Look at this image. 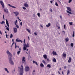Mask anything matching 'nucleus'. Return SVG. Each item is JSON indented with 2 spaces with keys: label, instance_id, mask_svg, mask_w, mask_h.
<instances>
[{
  "label": "nucleus",
  "instance_id": "nucleus-1",
  "mask_svg": "<svg viewBox=\"0 0 75 75\" xmlns=\"http://www.w3.org/2000/svg\"><path fill=\"white\" fill-rule=\"evenodd\" d=\"M6 53L8 54V59H9V62L12 65H13L14 64V62L13 61V59L11 58L12 57V54L9 52V51L7 50L6 51Z\"/></svg>",
  "mask_w": 75,
  "mask_h": 75
},
{
  "label": "nucleus",
  "instance_id": "nucleus-2",
  "mask_svg": "<svg viewBox=\"0 0 75 75\" xmlns=\"http://www.w3.org/2000/svg\"><path fill=\"white\" fill-rule=\"evenodd\" d=\"M23 74H24V68L23 66L21 65V67L20 75H23Z\"/></svg>",
  "mask_w": 75,
  "mask_h": 75
},
{
  "label": "nucleus",
  "instance_id": "nucleus-3",
  "mask_svg": "<svg viewBox=\"0 0 75 75\" xmlns=\"http://www.w3.org/2000/svg\"><path fill=\"white\" fill-rule=\"evenodd\" d=\"M24 70L25 72H28L30 71V67L28 66H26Z\"/></svg>",
  "mask_w": 75,
  "mask_h": 75
},
{
  "label": "nucleus",
  "instance_id": "nucleus-4",
  "mask_svg": "<svg viewBox=\"0 0 75 75\" xmlns=\"http://www.w3.org/2000/svg\"><path fill=\"white\" fill-rule=\"evenodd\" d=\"M25 62V57H23L22 60V64H24Z\"/></svg>",
  "mask_w": 75,
  "mask_h": 75
},
{
  "label": "nucleus",
  "instance_id": "nucleus-5",
  "mask_svg": "<svg viewBox=\"0 0 75 75\" xmlns=\"http://www.w3.org/2000/svg\"><path fill=\"white\" fill-rule=\"evenodd\" d=\"M0 3L2 6L3 8H4V4L3 2L1 1H0Z\"/></svg>",
  "mask_w": 75,
  "mask_h": 75
},
{
  "label": "nucleus",
  "instance_id": "nucleus-6",
  "mask_svg": "<svg viewBox=\"0 0 75 75\" xmlns=\"http://www.w3.org/2000/svg\"><path fill=\"white\" fill-rule=\"evenodd\" d=\"M13 32L14 33H17V29L16 28H13Z\"/></svg>",
  "mask_w": 75,
  "mask_h": 75
},
{
  "label": "nucleus",
  "instance_id": "nucleus-7",
  "mask_svg": "<svg viewBox=\"0 0 75 75\" xmlns=\"http://www.w3.org/2000/svg\"><path fill=\"white\" fill-rule=\"evenodd\" d=\"M13 13H14L15 14V16L17 17L18 14H19V12H13Z\"/></svg>",
  "mask_w": 75,
  "mask_h": 75
},
{
  "label": "nucleus",
  "instance_id": "nucleus-8",
  "mask_svg": "<svg viewBox=\"0 0 75 75\" xmlns=\"http://www.w3.org/2000/svg\"><path fill=\"white\" fill-rule=\"evenodd\" d=\"M8 6H9V7H12V8H16V7L14 6L11 5L10 4H8Z\"/></svg>",
  "mask_w": 75,
  "mask_h": 75
},
{
  "label": "nucleus",
  "instance_id": "nucleus-9",
  "mask_svg": "<svg viewBox=\"0 0 75 75\" xmlns=\"http://www.w3.org/2000/svg\"><path fill=\"white\" fill-rule=\"evenodd\" d=\"M6 25H7L8 27H9V24L8 23V21H7V19H6Z\"/></svg>",
  "mask_w": 75,
  "mask_h": 75
},
{
  "label": "nucleus",
  "instance_id": "nucleus-10",
  "mask_svg": "<svg viewBox=\"0 0 75 75\" xmlns=\"http://www.w3.org/2000/svg\"><path fill=\"white\" fill-rule=\"evenodd\" d=\"M16 42H21V43H22L23 42V41H22L21 40H18V39H16Z\"/></svg>",
  "mask_w": 75,
  "mask_h": 75
},
{
  "label": "nucleus",
  "instance_id": "nucleus-11",
  "mask_svg": "<svg viewBox=\"0 0 75 75\" xmlns=\"http://www.w3.org/2000/svg\"><path fill=\"white\" fill-rule=\"evenodd\" d=\"M24 7H28V4L25 3L24 4Z\"/></svg>",
  "mask_w": 75,
  "mask_h": 75
},
{
  "label": "nucleus",
  "instance_id": "nucleus-12",
  "mask_svg": "<svg viewBox=\"0 0 75 75\" xmlns=\"http://www.w3.org/2000/svg\"><path fill=\"white\" fill-rule=\"evenodd\" d=\"M67 9L68 10H69V11H71V9L70 7H67Z\"/></svg>",
  "mask_w": 75,
  "mask_h": 75
},
{
  "label": "nucleus",
  "instance_id": "nucleus-13",
  "mask_svg": "<svg viewBox=\"0 0 75 75\" xmlns=\"http://www.w3.org/2000/svg\"><path fill=\"white\" fill-rule=\"evenodd\" d=\"M68 62H69V63H70V62H71V57H69V59L68 60Z\"/></svg>",
  "mask_w": 75,
  "mask_h": 75
},
{
  "label": "nucleus",
  "instance_id": "nucleus-14",
  "mask_svg": "<svg viewBox=\"0 0 75 75\" xmlns=\"http://www.w3.org/2000/svg\"><path fill=\"white\" fill-rule=\"evenodd\" d=\"M53 54L54 55H57V53L55 52H54V51H53L52 52Z\"/></svg>",
  "mask_w": 75,
  "mask_h": 75
},
{
  "label": "nucleus",
  "instance_id": "nucleus-15",
  "mask_svg": "<svg viewBox=\"0 0 75 75\" xmlns=\"http://www.w3.org/2000/svg\"><path fill=\"white\" fill-rule=\"evenodd\" d=\"M4 12H6V13H8V9H6H6H4Z\"/></svg>",
  "mask_w": 75,
  "mask_h": 75
},
{
  "label": "nucleus",
  "instance_id": "nucleus-16",
  "mask_svg": "<svg viewBox=\"0 0 75 75\" xmlns=\"http://www.w3.org/2000/svg\"><path fill=\"white\" fill-rule=\"evenodd\" d=\"M43 57L45 59H47V56L46 54L44 55Z\"/></svg>",
  "mask_w": 75,
  "mask_h": 75
},
{
  "label": "nucleus",
  "instance_id": "nucleus-17",
  "mask_svg": "<svg viewBox=\"0 0 75 75\" xmlns=\"http://www.w3.org/2000/svg\"><path fill=\"white\" fill-rule=\"evenodd\" d=\"M4 70L7 72V73H9V71H8V69L7 68H5Z\"/></svg>",
  "mask_w": 75,
  "mask_h": 75
},
{
  "label": "nucleus",
  "instance_id": "nucleus-18",
  "mask_svg": "<svg viewBox=\"0 0 75 75\" xmlns=\"http://www.w3.org/2000/svg\"><path fill=\"white\" fill-rule=\"evenodd\" d=\"M63 56L64 57H67V54L65 53H63Z\"/></svg>",
  "mask_w": 75,
  "mask_h": 75
},
{
  "label": "nucleus",
  "instance_id": "nucleus-19",
  "mask_svg": "<svg viewBox=\"0 0 75 75\" xmlns=\"http://www.w3.org/2000/svg\"><path fill=\"white\" fill-rule=\"evenodd\" d=\"M26 48H28V47H30V46L28 44V43L25 46Z\"/></svg>",
  "mask_w": 75,
  "mask_h": 75
},
{
  "label": "nucleus",
  "instance_id": "nucleus-20",
  "mask_svg": "<svg viewBox=\"0 0 75 75\" xmlns=\"http://www.w3.org/2000/svg\"><path fill=\"white\" fill-rule=\"evenodd\" d=\"M70 74V71L69 70H68L67 71V75H69Z\"/></svg>",
  "mask_w": 75,
  "mask_h": 75
},
{
  "label": "nucleus",
  "instance_id": "nucleus-21",
  "mask_svg": "<svg viewBox=\"0 0 75 75\" xmlns=\"http://www.w3.org/2000/svg\"><path fill=\"white\" fill-rule=\"evenodd\" d=\"M40 66L41 67H44V66L42 63H41L40 64Z\"/></svg>",
  "mask_w": 75,
  "mask_h": 75
},
{
  "label": "nucleus",
  "instance_id": "nucleus-22",
  "mask_svg": "<svg viewBox=\"0 0 75 75\" xmlns=\"http://www.w3.org/2000/svg\"><path fill=\"white\" fill-rule=\"evenodd\" d=\"M24 47H23V50H26L27 48H26V46H25L24 45H23Z\"/></svg>",
  "mask_w": 75,
  "mask_h": 75
},
{
  "label": "nucleus",
  "instance_id": "nucleus-23",
  "mask_svg": "<svg viewBox=\"0 0 75 75\" xmlns=\"http://www.w3.org/2000/svg\"><path fill=\"white\" fill-rule=\"evenodd\" d=\"M53 62H56V59H55V58H54L52 60Z\"/></svg>",
  "mask_w": 75,
  "mask_h": 75
},
{
  "label": "nucleus",
  "instance_id": "nucleus-24",
  "mask_svg": "<svg viewBox=\"0 0 75 75\" xmlns=\"http://www.w3.org/2000/svg\"><path fill=\"white\" fill-rule=\"evenodd\" d=\"M65 40L66 42H68V41H69V39L68 38H66L65 39Z\"/></svg>",
  "mask_w": 75,
  "mask_h": 75
},
{
  "label": "nucleus",
  "instance_id": "nucleus-25",
  "mask_svg": "<svg viewBox=\"0 0 75 75\" xmlns=\"http://www.w3.org/2000/svg\"><path fill=\"white\" fill-rule=\"evenodd\" d=\"M0 24H5V22L4 21H2V22L0 23Z\"/></svg>",
  "mask_w": 75,
  "mask_h": 75
},
{
  "label": "nucleus",
  "instance_id": "nucleus-26",
  "mask_svg": "<svg viewBox=\"0 0 75 75\" xmlns=\"http://www.w3.org/2000/svg\"><path fill=\"white\" fill-rule=\"evenodd\" d=\"M67 13H69V14H72V13L69 11H67Z\"/></svg>",
  "mask_w": 75,
  "mask_h": 75
},
{
  "label": "nucleus",
  "instance_id": "nucleus-27",
  "mask_svg": "<svg viewBox=\"0 0 75 75\" xmlns=\"http://www.w3.org/2000/svg\"><path fill=\"white\" fill-rule=\"evenodd\" d=\"M47 67H48V68H51V65L50 64H47Z\"/></svg>",
  "mask_w": 75,
  "mask_h": 75
},
{
  "label": "nucleus",
  "instance_id": "nucleus-28",
  "mask_svg": "<svg viewBox=\"0 0 75 75\" xmlns=\"http://www.w3.org/2000/svg\"><path fill=\"white\" fill-rule=\"evenodd\" d=\"M15 23V25H17L16 24L17 23V20H16V21H15L14 22Z\"/></svg>",
  "mask_w": 75,
  "mask_h": 75
},
{
  "label": "nucleus",
  "instance_id": "nucleus-29",
  "mask_svg": "<svg viewBox=\"0 0 75 75\" xmlns=\"http://www.w3.org/2000/svg\"><path fill=\"white\" fill-rule=\"evenodd\" d=\"M20 52H21V51H19L17 52V54L18 55H19V54H20Z\"/></svg>",
  "mask_w": 75,
  "mask_h": 75
},
{
  "label": "nucleus",
  "instance_id": "nucleus-30",
  "mask_svg": "<svg viewBox=\"0 0 75 75\" xmlns=\"http://www.w3.org/2000/svg\"><path fill=\"white\" fill-rule=\"evenodd\" d=\"M72 37H75V33L74 32V31L73 32Z\"/></svg>",
  "mask_w": 75,
  "mask_h": 75
},
{
  "label": "nucleus",
  "instance_id": "nucleus-31",
  "mask_svg": "<svg viewBox=\"0 0 75 75\" xmlns=\"http://www.w3.org/2000/svg\"><path fill=\"white\" fill-rule=\"evenodd\" d=\"M55 5L56 6H57V7L59 6L58 4L57 3V2H56L55 3Z\"/></svg>",
  "mask_w": 75,
  "mask_h": 75
},
{
  "label": "nucleus",
  "instance_id": "nucleus-32",
  "mask_svg": "<svg viewBox=\"0 0 75 75\" xmlns=\"http://www.w3.org/2000/svg\"><path fill=\"white\" fill-rule=\"evenodd\" d=\"M42 63H43V64H46V62H45V61H44V60H43L42 61Z\"/></svg>",
  "mask_w": 75,
  "mask_h": 75
},
{
  "label": "nucleus",
  "instance_id": "nucleus-33",
  "mask_svg": "<svg viewBox=\"0 0 75 75\" xmlns=\"http://www.w3.org/2000/svg\"><path fill=\"white\" fill-rule=\"evenodd\" d=\"M6 30H7L8 31H10V29H9V28L8 27L7 28H6Z\"/></svg>",
  "mask_w": 75,
  "mask_h": 75
},
{
  "label": "nucleus",
  "instance_id": "nucleus-34",
  "mask_svg": "<svg viewBox=\"0 0 75 75\" xmlns=\"http://www.w3.org/2000/svg\"><path fill=\"white\" fill-rule=\"evenodd\" d=\"M14 44H15V49H16V48H17V45H16V42H14Z\"/></svg>",
  "mask_w": 75,
  "mask_h": 75
},
{
  "label": "nucleus",
  "instance_id": "nucleus-35",
  "mask_svg": "<svg viewBox=\"0 0 75 75\" xmlns=\"http://www.w3.org/2000/svg\"><path fill=\"white\" fill-rule=\"evenodd\" d=\"M37 15L38 17H40V13H38L37 14Z\"/></svg>",
  "mask_w": 75,
  "mask_h": 75
},
{
  "label": "nucleus",
  "instance_id": "nucleus-36",
  "mask_svg": "<svg viewBox=\"0 0 75 75\" xmlns=\"http://www.w3.org/2000/svg\"><path fill=\"white\" fill-rule=\"evenodd\" d=\"M27 30V31L29 33H31V31H30V30L29 29H26Z\"/></svg>",
  "mask_w": 75,
  "mask_h": 75
},
{
  "label": "nucleus",
  "instance_id": "nucleus-37",
  "mask_svg": "<svg viewBox=\"0 0 75 75\" xmlns=\"http://www.w3.org/2000/svg\"><path fill=\"white\" fill-rule=\"evenodd\" d=\"M13 37V35L12 34H11L10 35V38H12Z\"/></svg>",
  "mask_w": 75,
  "mask_h": 75
},
{
  "label": "nucleus",
  "instance_id": "nucleus-38",
  "mask_svg": "<svg viewBox=\"0 0 75 75\" xmlns=\"http://www.w3.org/2000/svg\"><path fill=\"white\" fill-rule=\"evenodd\" d=\"M70 45L72 47H74V44L72 43H71Z\"/></svg>",
  "mask_w": 75,
  "mask_h": 75
},
{
  "label": "nucleus",
  "instance_id": "nucleus-39",
  "mask_svg": "<svg viewBox=\"0 0 75 75\" xmlns=\"http://www.w3.org/2000/svg\"><path fill=\"white\" fill-rule=\"evenodd\" d=\"M71 1H72V0H69V3H70Z\"/></svg>",
  "mask_w": 75,
  "mask_h": 75
},
{
  "label": "nucleus",
  "instance_id": "nucleus-40",
  "mask_svg": "<svg viewBox=\"0 0 75 75\" xmlns=\"http://www.w3.org/2000/svg\"><path fill=\"white\" fill-rule=\"evenodd\" d=\"M23 10H25V9H26V8L24 7H23Z\"/></svg>",
  "mask_w": 75,
  "mask_h": 75
},
{
  "label": "nucleus",
  "instance_id": "nucleus-41",
  "mask_svg": "<svg viewBox=\"0 0 75 75\" xmlns=\"http://www.w3.org/2000/svg\"><path fill=\"white\" fill-rule=\"evenodd\" d=\"M16 25L17 28H19V26H18V25Z\"/></svg>",
  "mask_w": 75,
  "mask_h": 75
},
{
  "label": "nucleus",
  "instance_id": "nucleus-42",
  "mask_svg": "<svg viewBox=\"0 0 75 75\" xmlns=\"http://www.w3.org/2000/svg\"><path fill=\"white\" fill-rule=\"evenodd\" d=\"M69 24H70V25H72V22H69Z\"/></svg>",
  "mask_w": 75,
  "mask_h": 75
},
{
  "label": "nucleus",
  "instance_id": "nucleus-43",
  "mask_svg": "<svg viewBox=\"0 0 75 75\" xmlns=\"http://www.w3.org/2000/svg\"><path fill=\"white\" fill-rule=\"evenodd\" d=\"M58 1L59 3H60V4H61V1H59V0H57Z\"/></svg>",
  "mask_w": 75,
  "mask_h": 75
},
{
  "label": "nucleus",
  "instance_id": "nucleus-44",
  "mask_svg": "<svg viewBox=\"0 0 75 75\" xmlns=\"http://www.w3.org/2000/svg\"><path fill=\"white\" fill-rule=\"evenodd\" d=\"M6 38H8V37H7V36H8V35H7V34H6Z\"/></svg>",
  "mask_w": 75,
  "mask_h": 75
},
{
  "label": "nucleus",
  "instance_id": "nucleus-45",
  "mask_svg": "<svg viewBox=\"0 0 75 75\" xmlns=\"http://www.w3.org/2000/svg\"><path fill=\"white\" fill-rule=\"evenodd\" d=\"M48 25L49 26H51V23H48Z\"/></svg>",
  "mask_w": 75,
  "mask_h": 75
},
{
  "label": "nucleus",
  "instance_id": "nucleus-46",
  "mask_svg": "<svg viewBox=\"0 0 75 75\" xmlns=\"http://www.w3.org/2000/svg\"><path fill=\"white\" fill-rule=\"evenodd\" d=\"M34 34L35 35H37V33L35 32L34 33Z\"/></svg>",
  "mask_w": 75,
  "mask_h": 75
},
{
  "label": "nucleus",
  "instance_id": "nucleus-47",
  "mask_svg": "<svg viewBox=\"0 0 75 75\" xmlns=\"http://www.w3.org/2000/svg\"><path fill=\"white\" fill-rule=\"evenodd\" d=\"M17 18H18V20H20V21H21V20L20 19H19V18L18 17H17Z\"/></svg>",
  "mask_w": 75,
  "mask_h": 75
},
{
  "label": "nucleus",
  "instance_id": "nucleus-48",
  "mask_svg": "<svg viewBox=\"0 0 75 75\" xmlns=\"http://www.w3.org/2000/svg\"><path fill=\"white\" fill-rule=\"evenodd\" d=\"M22 22H21V23H20V25H21V26H22Z\"/></svg>",
  "mask_w": 75,
  "mask_h": 75
},
{
  "label": "nucleus",
  "instance_id": "nucleus-49",
  "mask_svg": "<svg viewBox=\"0 0 75 75\" xmlns=\"http://www.w3.org/2000/svg\"><path fill=\"white\" fill-rule=\"evenodd\" d=\"M65 26H66V25H65V24H64V29H66V28H65Z\"/></svg>",
  "mask_w": 75,
  "mask_h": 75
},
{
  "label": "nucleus",
  "instance_id": "nucleus-50",
  "mask_svg": "<svg viewBox=\"0 0 75 75\" xmlns=\"http://www.w3.org/2000/svg\"><path fill=\"white\" fill-rule=\"evenodd\" d=\"M36 62L33 60V64H35V62Z\"/></svg>",
  "mask_w": 75,
  "mask_h": 75
},
{
  "label": "nucleus",
  "instance_id": "nucleus-51",
  "mask_svg": "<svg viewBox=\"0 0 75 75\" xmlns=\"http://www.w3.org/2000/svg\"><path fill=\"white\" fill-rule=\"evenodd\" d=\"M46 26L47 27V28L49 27V26L48 25H46Z\"/></svg>",
  "mask_w": 75,
  "mask_h": 75
},
{
  "label": "nucleus",
  "instance_id": "nucleus-52",
  "mask_svg": "<svg viewBox=\"0 0 75 75\" xmlns=\"http://www.w3.org/2000/svg\"><path fill=\"white\" fill-rule=\"evenodd\" d=\"M35 64L37 65H38V63H37V62H35Z\"/></svg>",
  "mask_w": 75,
  "mask_h": 75
},
{
  "label": "nucleus",
  "instance_id": "nucleus-53",
  "mask_svg": "<svg viewBox=\"0 0 75 75\" xmlns=\"http://www.w3.org/2000/svg\"><path fill=\"white\" fill-rule=\"evenodd\" d=\"M47 61H48V62L50 61V60L49 59L47 58Z\"/></svg>",
  "mask_w": 75,
  "mask_h": 75
},
{
  "label": "nucleus",
  "instance_id": "nucleus-54",
  "mask_svg": "<svg viewBox=\"0 0 75 75\" xmlns=\"http://www.w3.org/2000/svg\"><path fill=\"white\" fill-rule=\"evenodd\" d=\"M24 43H25V40L24 39L23 41Z\"/></svg>",
  "mask_w": 75,
  "mask_h": 75
},
{
  "label": "nucleus",
  "instance_id": "nucleus-55",
  "mask_svg": "<svg viewBox=\"0 0 75 75\" xmlns=\"http://www.w3.org/2000/svg\"><path fill=\"white\" fill-rule=\"evenodd\" d=\"M0 34H1V35H2V33H1V32L0 30Z\"/></svg>",
  "mask_w": 75,
  "mask_h": 75
},
{
  "label": "nucleus",
  "instance_id": "nucleus-56",
  "mask_svg": "<svg viewBox=\"0 0 75 75\" xmlns=\"http://www.w3.org/2000/svg\"><path fill=\"white\" fill-rule=\"evenodd\" d=\"M58 73L59 74H60V75H61V73H60V72H59V71H58Z\"/></svg>",
  "mask_w": 75,
  "mask_h": 75
},
{
  "label": "nucleus",
  "instance_id": "nucleus-57",
  "mask_svg": "<svg viewBox=\"0 0 75 75\" xmlns=\"http://www.w3.org/2000/svg\"><path fill=\"white\" fill-rule=\"evenodd\" d=\"M58 29H60V27L58 26Z\"/></svg>",
  "mask_w": 75,
  "mask_h": 75
},
{
  "label": "nucleus",
  "instance_id": "nucleus-58",
  "mask_svg": "<svg viewBox=\"0 0 75 75\" xmlns=\"http://www.w3.org/2000/svg\"><path fill=\"white\" fill-rule=\"evenodd\" d=\"M19 51H21V47H20L19 49Z\"/></svg>",
  "mask_w": 75,
  "mask_h": 75
},
{
  "label": "nucleus",
  "instance_id": "nucleus-59",
  "mask_svg": "<svg viewBox=\"0 0 75 75\" xmlns=\"http://www.w3.org/2000/svg\"><path fill=\"white\" fill-rule=\"evenodd\" d=\"M64 69H66V68H67V67H66V66H64Z\"/></svg>",
  "mask_w": 75,
  "mask_h": 75
},
{
  "label": "nucleus",
  "instance_id": "nucleus-60",
  "mask_svg": "<svg viewBox=\"0 0 75 75\" xmlns=\"http://www.w3.org/2000/svg\"><path fill=\"white\" fill-rule=\"evenodd\" d=\"M60 18H62V16H60Z\"/></svg>",
  "mask_w": 75,
  "mask_h": 75
},
{
  "label": "nucleus",
  "instance_id": "nucleus-61",
  "mask_svg": "<svg viewBox=\"0 0 75 75\" xmlns=\"http://www.w3.org/2000/svg\"><path fill=\"white\" fill-rule=\"evenodd\" d=\"M50 11L52 13V9H50Z\"/></svg>",
  "mask_w": 75,
  "mask_h": 75
},
{
  "label": "nucleus",
  "instance_id": "nucleus-62",
  "mask_svg": "<svg viewBox=\"0 0 75 75\" xmlns=\"http://www.w3.org/2000/svg\"><path fill=\"white\" fill-rule=\"evenodd\" d=\"M53 1H50V3H52Z\"/></svg>",
  "mask_w": 75,
  "mask_h": 75
},
{
  "label": "nucleus",
  "instance_id": "nucleus-63",
  "mask_svg": "<svg viewBox=\"0 0 75 75\" xmlns=\"http://www.w3.org/2000/svg\"><path fill=\"white\" fill-rule=\"evenodd\" d=\"M23 45H24L25 46H25L26 45V44H25V43H24V44Z\"/></svg>",
  "mask_w": 75,
  "mask_h": 75
},
{
  "label": "nucleus",
  "instance_id": "nucleus-64",
  "mask_svg": "<svg viewBox=\"0 0 75 75\" xmlns=\"http://www.w3.org/2000/svg\"><path fill=\"white\" fill-rule=\"evenodd\" d=\"M61 69H61V68H60L59 69V71H61Z\"/></svg>",
  "mask_w": 75,
  "mask_h": 75
}]
</instances>
